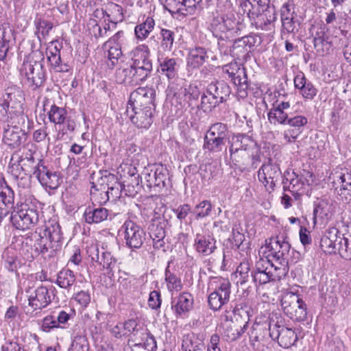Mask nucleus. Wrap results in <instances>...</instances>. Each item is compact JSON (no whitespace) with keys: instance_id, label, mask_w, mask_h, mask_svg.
Here are the masks:
<instances>
[{"instance_id":"29","label":"nucleus","mask_w":351,"mask_h":351,"mask_svg":"<svg viewBox=\"0 0 351 351\" xmlns=\"http://www.w3.org/2000/svg\"><path fill=\"white\" fill-rule=\"evenodd\" d=\"M44 160L38 159L35 160L32 154L25 156H21L19 158V165H21V171L25 176H27L29 179L32 176L37 177L38 170L41 168Z\"/></svg>"},{"instance_id":"38","label":"nucleus","mask_w":351,"mask_h":351,"mask_svg":"<svg viewBox=\"0 0 351 351\" xmlns=\"http://www.w3.org/2000/svg\"><path fill=\"white\" fill-rule=\"evenodd\" d=\"M90 199L93 204H97L99 206L106 204L110 200V196L106 193V186H99L95 182L92 183V186L90 191Z\"/></svg>"},{"instance_id":"39","label":"nucleus","mask_w":351,"mask_h":351,"mask_svg":"<svg viewBox=\"0 0 351 351\" xmlns=\"http://www.w3.org/2000/svg\"><path fill=\"white\" fill-rule=\"evenodd\" d=\"M337 181L341 184L339 195L344 197L346 202H351V173H341L337 176Z\"/></svg>"},{"instance_id":"10","label":"nucleus","mask_w":351,"mask_h":351,"mask_svg":"<svg viewBox=\"0 0 351 351\" xmlns=\"http://www.w3.org/2000/svg\"><path fill=\"white\" fill-rule=\"evenodd\" d=\"M126 245L131 249H139L143 245L146 234L144 230L132 220H126L122 226Z\"/></svg>"},{"instance_id":"1","label":"nucleus","mask_w":351,"mask_h":351,"mask_svg":"<svg viewBox=\"0 0 351 351\" xmlns=\"http://www.w3.org/2000/svg\"><path fill=\"white\" fill-rule=\"evenodd\" d=\"M29 237L34 242V251L42 256H55L62 245V232L59 223L53 219L38 225L29 233Z\"/></svg>"},{"instance_id":"15","label":"nucleus","mask_w":351,"mask_h":351,"mask_svg":"<svg viewBox=\"0 0 351 351\" xmlns=\"http://www.w3.org/2000/svg\"><path fill=\"white\" fill-rule=\"evenodd\" d=\"M15 45L14 31L8 23L0 26V61L6 62L13 55Z\"/></svg>"},{"instance_id":"37","label":"nucleus","mask_w":351,"mask_h":351,"mask_svg":"<svg viewBox=\"0 0 351 351\" xmlns=\"http://www.w3.org/2000/svg\"><path fill=\"white\" fill-rule=\"evenodd\" d=\"M313 41L314 47L319 56H324L329 53L331 48V41L329 40L324 31L322 30L317 32Z\"/></svg>"},{"instance_id":"34","label":"nucleus","mask_w":351,"mask_h":351,"mask_svg":"<svg viewBox=\"0 0 351 351\" xmlns=\"http://www.w3.org/2000/svg\"><path fill=\"white\" fill-rule=\"evenodd\" d=\"M208 59L206 49L202 47H195L190 49L188 57L187 64L193 69L199 68Z\"/></svg>"},{"instance_id":"27","label":"nucleus","mask_w":351,"mask_h":351,"mask_svg":"<svg viewBox=\"0 0 351 351\" xmlns=\"http://www.w3.org/2000/svg\"><path fill=\"white\" fill-rule=\"evenodd\" d=\"M25 140L26 134L19 127L8 126L4 130L3 142L12 149L19 147Z\"/></svg>"},{"instance_id":"36","label":"nucleus","mask_w":351,"mask_h":351,"mask_svg":"<svg viewBox=\"0 0 351 351\" xmlns=\"http://www.w3.org/2000/svg\"><path fill=\"white\" fill-rule=\"evenodd\" d=\"M47 56L51 69L55 72H67L69 71V66L62 62L60 49L56 46L53 49L47 51Z\"/></svg>"},{"instance_id":"32","label":"nucleus","mask_w":351,"mask_h":351,"mask_svg":"<svg viewBox=\"0 0 351 351\" xmlns=\"http://www.w3.org/2000/svg\"><path fill=\"white\" fill-rule=\"evenodd\" d=\"M294 86L300 90V93L306 99H313L317 94V89L309 82L304 74L301 73L294 77Z\"/></svg>"},{"instance_id":"20","label":"nucleus","mask_w":351,"mask_h":351,"mask_svg":"<svg viewBox=\"0 0 351 351\" xmlns=\"http://www.w3.org/2000/svg\"><path fill=\"white\" fill-rule=\"evenodd\" d=\"M52 302L49 289L41 285L37 287L28 298V304L34 310H42Z\"/></svg>"},{"instance_id":"13","label":"nucleus","mask_w":351,"mask_h":351,"mask_svg":"<svg viewBox=\"0 0 351 351\" xmlns=\"http://www.w3.org/2000/svg\"><path fill=\"white\" fill-rule=\"evenodd\" d=\"M21 71L36 88L41 86L46 80V71L42 61L24 62Z\"/></svg>"},{"instance_id":"22","label":"nucleus","mask_w":351,"mask_h":351,"mask_svg":"<svg viewBox=\"0 0 351 351\" xmlns=\"http://www.w3.org/2000/svg\"><path fill=\"white\" fill-rule=\"evenodd\" d=\"M36 178L43 186L49 189H56L60 184V173L49 168L45 162L38 170Z\"/></svg>"},{"instance_id":"59","label":"nucleus","mask_w":351,"mask_h":351,"mask_svg":"<svg viewBox=\"0 0 351 351\" xmlns=\"http://www.w3.org/2000/svg\"><path fill=\"white\" fill-rule=\"evenodd\" d=\"M339 242L338 253L341 257L346 260H351V236L346 237L343 234H341Z\"/></svg>"},{"instance_id":"24","label":"nucleus","mask_w":351,"mask_h":351,"mask_svg":"<svg viewBox=\"0 0 351 351\" xmlns=\"http://www.w3.org/2000/svg\"><path fill=\"white\" fill-rule=\"evenodd\" d=\"M341 234V232L336 228L328 230L320 240V247L323 252L327 254L338 252Z\"/></svg>"},{"instance_id":"26","label":"nucleus","mask_w":351,"mask_h":351,"mask_svg":"<svg viewBox=\"0 0 351 351\" xmlns=\"http://www.w3.org/2000/svg\"><path fill=\"white\" fill-rule=\"evenodd\" d=\"M136 71L131 64L118 68L115 73L116 82L126 86H135L141 83Z\"/></svg>"},{"instance_id":"5","label":"nucleus","mask_w":351,"mask_h":351,"mask_svg":"<svg viewBox=\"0 0 351 351\" xmlns=\"http://www.w3.org/2000/svg\"><path fill=\"white\" fill-rule=\"evenodd\" d=\"M281 315L278 313L269 314V336L273 340H277L280 346L289 348L298 341L295 332L291 328L284 326Z\"/></svg>"},{"instance_id":"14","label":"nucleus","mask_w":351,"mask_h":351,"mask_svg":"<svg viewBox=\"0 0 351 351\" xmlns=\"http://www.w3.org/2000/svg\"><path fill=\"white\" fill-rule=\"evenodd\" d=\"M281 175V171L278 165L271 162L269 159L267 163L263 164L258 171V178L259 181L262 182L267 191L271 193L276 186V183L278 181Z\"/></svg>"},{"instance_id":"8","label":"nucleus","mask_w":351,"mask_h":351,"mask_svg":"<svg viewBox=\"0 0 351 351\" xmlns=\"http://www.w3.org/2000/svg\"><path fill=\"white\" fill-rule=\"evenodd\" d=\"M223 71L228 75L232 82L237 86L239 95L242 98L246 97L249 82L245 67L237 62H231L224 66Z\"/></svg>"},{"instance_id":"16","label":"nucleus","mask_w":351,"mask_h":351,"mask_svg":"<svg viewBox=\"0 0 351 351\" xmlns=\"http://www.w3.org/2000/svg\"><path fill=\"white\" fill-rule=\"evenodd\" d=\"M335 213V206L329 199H318L314 202L313 221H318L321 224H326L331 219Z\"/></svg>"},{"instance_id":"45","label":"nucleus","mask_w":351,"mask_h":351,"mask_svg":"<svg viewBox=\"0 0 351 351\" xmlns=\"http://www.w3.org/2000/svg\"><path fill=\"white\" fill-rule=\"evenodd\" d=\"M245 240V236L240 232L238 228H233L232 231V237L228 240L231 245V248L239 251H245L248 248V243H244Z\"/></svg>"},{"instance_id":"64","label":"nucleus","mask_w":351,"mask_h":351,"mask_svg":"<svg viewBox=\"0 0 351 351\" xmlns=\"http://www.w3.org/2000/svg\"><path fill=\"white\" fill-rule=\"evenodd\" d=\"M156 175V191H160L166 186V181L169 180L168 171L162 165L155 168Z\"/></svg>"},{"instance_id":"11","label":"nucleus","mask_w":351,"mask_h":351,"mask_svg":"<svg viewBox=\"0 0 351 351\" xmlns=\"http://www.w3.org/2000/svg\"><path fill=\"white\" fill-rule=\"evenodd\" d=\"M155 109L152 107L141 108L128 106L126 113L138 128L148 129L153 123Z\"/></svg>"},{"instance_id":"28","label":"nucleus","mask_w":351,"mask_h":351,"mask_svg":"<svg viewBox=\"0 0 351 351\" xmlns=\"http://www.w3.org/2000/svg\"><path fill=\"white\" fill-rule=\"evenodd\" d=\"M194 247L195 251L202 256H208L217 249L216 240L211 235L197 234L195 239Z\"/></svg>"},{"instance_id":"61","label":"nucleus","mask_w":351,"mask_h":351,"mask_svg":"<svg viewBox=\"0 0 351 351\" xmlns=\"http://www.w3.org/2000/svg\"><path fill=\"white\" fill-rule=\"evenodd\" d=\"M282 29H281V37L283 39V36L285 34H295L298 31V26L299 23L295 19V16L291 18H285L281 19Z\"/></svg>"},{"instance_id":"60","label":"nucleus","mask_w":351,"mask_h":351,"mask_svg":"<svg viewBox=\"0 0 351 351\" xmlns=\"http://www.w3.org/2000/svg\"><path fill=\"white\" fill-rule=\"evenodd\" d=\"M268 119L271 123L276 122L281 125H286L289 116L280 108H273L267 114Z\"/></svg>"},{"instance_id":"62","label":"nucleus","mask_w":351,"mask_h":351,"mask_svg":"<svg viewBox=\"0 0 351 351\" xmlns=\"http://www.w3.org/2000/svg\"><path fill=\"white\" fill-rule=\"evenodd\" d=\"M14 191L8 186L0 191V205L14 210Z\"/></svg>"},{"instance_id":"54","label":"nucleus","mask_w":351,"mask_h":351,"mask_svg":"<svg viewBox=\"0 0 351 351\" xmlns=\"http://www.w3.org/2000/svg\"><path fill=\"white\" fill-rule=\"evenodd\" d=\"M130 58L132 61L131 64L135 62L139 63L141 61L150 58V51L147 45H140L132 49L130 53Z\"/></svg>"},{"instance_id":"18","label":"nucleus","mask_w":351,"mask_h":351,"mask_svg":"<svg viewBox=\"0 0 351 351\" xmlns=\"http://www.w3.org/2000/svg\"><path fill=\"white\" fill-rule=\"evenodd\" d=\"M87 252L93 262L97 263L103 269L109 271H112L116 265L117 260L112 256L111 253L104 251V249L100 252L97 245L90 246Z\"/></svg>"},{"instance_id":"9","label":"nucleus","mask_w":351,"mask_h":351,"mask_svg":"<svg viewBox=\"0 0 351 351\" xmlns=\"http://www.w3.org/2000/svg\"><path fill=\"white\" fill-rule=\"evenodd\" d=\"M229 152L232 162L239 168H245L250 165L256 168L261 161L260 149L252 151L247 149H229Z\"/></svg>"},{"instance_id":"41","label":"nucleus","mask_w":351,"mask_h":351,"mask_svg":"<svg viewBox=\"0 0 351 351\" xmlns=\"http://www.w3.org/2000/svg\"><path fill=\"white\" fill-rule=\"evenodd\" d=\"M269 335V324L255 323L249 333L250 341L253 343L264 341Z\"/></svg>"},{"instance_id":"52","label":"nucleus","mask_w":351,"mask_h":351,"mask_svg":"<svg viewBox=\"0 0 351 351\" xmlns=\"http://www.w3.org/2000/svg\"><path fill=\"white\" fill-rule=\"evenodd\" d=\"M226 141L219 139L210 134L206 133L204 136V148L212 152H219L225 146Z\"/></svg>"},{"instance_id":"49","label":"nucleus","mask_w":351,"mask_h":351,"mask_svg":"<svg viewBox=\"0 0 351 351\" xmlns=\"http://www.w3.org/2000/svg\"><path fill=\"white\" fill-rule=\"evenodd\" d=\"M47 114L50 122L58 125L62 124L69 117L64 108L57 106L56 104L51 105Z\"/></svg>"},{"instance_id":"57","label":"nucleus","mask_w":351,"mask_h":351,"mask_svg":"<svg viewBox=\"0 0 351 351\" xmlns=\"http://www.w3.org/2000/svg\"><path fill=\"white\" fill-rule=\"evenodd\" d=\"M212 209L211 202L208 200H204L195 206L191 214L195 216L196 219H202L210 215Z\"/></svg>"},{"instance_id":"63","label":"nucleus","mask_w":351,"mask_h":351,"mask_svg":"<svg viewBox=\"0 0 351 351\" xmlns=\"http://www.w3.org/2000/svg\"><path fill=\"white\" fill-rule=\"evenodd\" d=\"M121 183L117 176L108 173V171H105L104 173H102L101 176L98 180L99 185L106 186V189L116 186L117 184Z\"/></svg>"},{"instance_id":"50","label":"nucleus","mask_w":351,"mask_h":351,"mask_svg":"<svg viewBox=\"0 0 351 351\" xmlns=\"http://www.w3.org/2000/svg\"><path fill=\"white\" fill-rule=\"evenodd\" d=\"M59 129L57 133V138L60 140L66 139L69 134L74 132L76 128L75 121L69 116L62 124H59Z\"/></svg>"},{"instance_id":"21","label":"nucleus","mask_w":351,"mask_h":351,"mask_svg":"<svg viewBox=\"0 0 351 351\" xmlns=\"http://www.w3.org/2000/svg\"><path fill=\"white\" fill-rule=\"evenodd\" d=\"M148 233L152 239L153 247L155 250H162L165 251L166 232L165 230V222H161L159 219H152L148 227Z\"/></svg>"},{"instance_id":"19","label":"nucleus","mask_w":351,"mask_h":351,"mask_svg":"<svg viewBox=\"0 0 351 351\" xmlns=\"http://www.w3.org/2000/svg\"><path fill=\"white\" fill-rule=\"evenodd\" d=\"M124 330L128 332V343L143 340L147 336H152L146 326L135 319L126 321L123 326Z\"/></svg>"},{"instance_id":"35","label":"nucleus","mask_w":351,"mask_h":351,"mask_svg":"<svg viewBox=\"0 0 351 351\" xmlns=\"http://www.w3.org/2000/svg\"><path fill=\"white\" fill-rule=\"evenodd\" d=\"M176 29L161 28L159 34L160 47L164 51H171L174 48Z\"/></svg>"},{"instance_id":"48","label":"nucleus","mask_w":351,"mask_h":351,"mask_svg":"<svg viewBox=\"0 0 351 351\" xmlns=\"http://www.w3.org/2000/svg\"><path fill=\"white\" fill-rule=\"evenodd\" d=\"M170 264L171 261H169L165 271V281L167 282V289L170 291H179L182 289V284L180 278H178L176 274L170 271Z\"/></svg>"},{"instance_id":"31","label":"nucleus","mask_w":351,"mask_h":351,"mask_svg":"<svg viewBox=\"0 0 351 351\" xmlns=\"http://www.w3.org/2000/svg\"><path fill=\"white\" fill-rule=\"evenodd\" d=\"M109 216V210L102 206H88L83 215L86 223L88 224L99 223L106 221Z\"/></svg>"},{"instance_id":"56","label":"nucleus","mask_w":351,"mask_h":351,"mask_svg":"<svg viewBox=\"0 0 351 351\" xmlns=\"http://www.w3.org/2000/svg\"><path fill=\"white\" fill-rule=\"evenodd\" d=\"M250 51L242 38L235 40L230 49L231 55L239 60L244 59Z\"/></svg>"},{"instance_id":"51","label":"nucleus","mask_w":351,"mask_h":351,"mask_svg":"<svg viewBox=\"0 0 351 351\" xmlns=\"http://www.w3.org/2000/svg\"><path fill=\"white\" fill-rule=\"evenodd\" d=\"M204 343L193 334L184 337L182 343V351H203Z\"/></svg>"},{"instance_id":"6","label":"nucleus","mask_w":351,"mask_h":351,"mask_svg":"<svg viewBox=\"0 0 351 351\" xmlns=\"http://www.w3.org/2000/svg\"><path fill=\"white\" fill-rule=\"evenodd\" d=\"M284 313L295 322L304 321L307 315L306 306L300 296L293 293L285 295L281 300Z\"/></svg>"},{"instance_id":"40","label":"nucleus","mask_w":351,"mask_h":351,"mask_svg":"<svg viewBox=\"0 0 351 351\" xmlns=\"http://www.w3.org/2000/svg\"><path fill=\"white\" fill-rule=\"evenodd\" d=\"M274 262L270 260V269L273 277L276 280H280L282 278L285 277L289 272L288 258L282 260L281 258H274Z\"/></svg>"},{"instance_id":"46","label":"nucleus","mask_w":351,"mask_h":351,"mask_svg":"<svg viewBox=\"0 0 351 351\" xmlns=\"http://www.w3.org/2000/svg\"><path fill=\"white\" fill-rule=\"evenodd\" d=\"M75 276L73 271L63 269L57 275L56 283L61 288L68 289L75 282Z\"/></svg>"},{"instance_id":"7","label":"nucleus","mask_w":351,"mask_h":351,"mask_svg":"<svg viewBox=\"0 0 351 351\" xmlns=\"http://www.w3.org/2000/svg\"><path fill=\"white\" fill-rule=\"evenodd\" d=\"M24 97L22 90L16 86H10L5 90L3 102L0 104L5 112L10 117L23 112Z\"/></svg>"},{"instance_id":"53","label":"nucleus","mask_w":351,"mask_h":351,"mask_svg":"<svg viewBox=\"0 0 351 351\" xmlns=\"http://www.w3.org/2000/svg\"><path fill=\"white\" fill-rule=\"evenodd\" d=\"M206 133L210 134L211 135L225 141L227 140L229 141V138H230L228 125L221 122H217L212 124Z\"/></svg>"},{"instance_id":"25","label":"nucleus","mask_w":351,"mask_h":351,"mask_svg":"<svg viewBox=\"0 0 351 351\" xmlns=\"http://www.w3.org/2000/svg\"><path fill=\"white\" fill-rule=\"evenodd\" d=\"M229 149H247L248 151L260 149L252 135L243 133L232 134L228 141Z\"/></svg>"},{"instance_id":"58","label":"nucleus","mask_w":351,"mask_h":351,"mask_svg":"<svg viewBox=\"0 0 351 351\" xmlns=\"http://www.w3.org/2000/svg\"><path fill=\"white\" fill-rule=\"evenodd\" d=\"M288 191H290L295 199H298L301 195L305 193L302 184L300 182L299 175L294 172V177L289 179Z\"/></svg>"},{"instance_id":"33","label":"nucleus","mask_w":351,"mask_h":351,"mask_svg":"<svg viewBox=\"0 0 351 351\" xmlns=\"http://www.w3.org/2000/svg\"><path fill=\"white\" fill-rule=\"evenodd\" d=\"M193 298L187 292H183L178 298H171V308L176 314L182 315L189 312L193 306Z\"/></svg>"},{"instance_id":"42","label":"nucleus","mask_w":351,"mask_h":351,"mask_svg":"<svg viewBox=\"0 0 351 351\" xmlns=\"http://www.w3.org/2000/svg\"><path fill=\"white\" fill-rule=\"evenodd\" d=\"M210 26L213 36L218 38L221 42L230 38V34L223 22V19H221V17L214 18Z\"/></svg>"},{"instance_id":"55","label":"nucleus","mask_w":351,"mask_h":351,"mask_svg":"<svg viewBox=\"0 0 351 351\" xmlns=\"http://www.w3.org/2000/svg\"><path fill=\"white\" fill-rule=\"evenodd\" d=\"M165 8L172 14L186 16V10L184 0H165Z\"/></svg>"},{"instance_id":"23","label":"nucleus","mask_w":351,"mask_h":351,"mask_svg":"<svg viewBox=\"0 0 351 351\" xmlns=\"http://www.w3.org/2000/svg\"><path fill=\"white\" fill-rule=\"evenodd\" d=\"M266 246L274 258L282 260L287 258L291 249L290 243L282 237L271 238L269 242L266 243Z\"/></svg>"},{"instance_id":"30","label":"nucleus","mask_w":351,"mask_h":351,"mask_svg":"<svg viewBox=\"0 0 351 351\" xmlns=\"http://www.w3.org/2000/svg\"><path fill=\"white\" fill-rule=\"evenodd\" d=\"M160 72L166 76L168 80H174L178 77L180 70V63L178 58L166 57L158 60Z\"/></svg>"},{"instance_id":"4","label":"nucleus","mask_w":351,"mask_h":351,"mask_svg":"<svg viewBox=\"0 0 351 351\" xmlns=\"http://www.w3.org/2000/svg\"><path fill=\"white\" fill-rule=\"evenodd\" d=\"M231 89L224 81L210 83L201 97L200 107L204 112H211L230 97Z\"/></svg>"},{"instance_id":"2","label":"nucleus","mask_w":351,"mask_h":351,"mask_svg":"<svg viewBox=\"0 0 351 351\" xmlns=\"http://www.w3.org/2000/svg\"><path fill=\"white\" fill-rule=\"evenodd\" d=\"M42 217L38 202L29 197L16 204L11 212L10 220L16 229L25 231L38 225Z\"/></svg>"},{"instance_id":"3","label":"nucleus","mask_w":351,"mask_h":351,"mask_svg":"<svg viewBox=\"0 0 351 351\" xmlns=\"http://www.w3.org/2000/svg\"><path fill=\"white\" fill-rule=\"evenodd\" d=\"M241 7L257 29H267L277 19L276 8L270 0H245Z\"/></svg>"},{"instance_id":"43","label":"nucleus","mask_w":351,"mask_h":351,"mask_svg":"<svg viewBox=\"0 0 351 351\" xmlns=\"http://www.w3.org/2000/svg\"><path fill=\"white\" fill-rule=\"evenodd\" d=\"M2 259L5 269L9 271H16L21 266V262L19 260L16 252L12 249H6L3 254Z\"/></svg>"},{"instance_id":"47","label":"nucleus","mask_w":351,"mask_h":351,"mask_svg":"<svg viewBox=\"0 0 351 351\" xmlns=\"http://www.w3.org/2000/svg\"><path fill=\"white\" fill-rule=\"evenodd\" d=\"M231 284L227 279H219V285L213 292L217 293V298L222 303V306L228 303L230 300Z\"/></svg>"},{"instance_id":"17","label":"nucleus","mask_w":351,"mask_h":351,"mask_svg":"<svg viewBox=\"0 0 351 351\" xmlns=\"http://www.w3.org/2000/svg\"><path fill=\"white\" fill-rule=\"evenodd\" d=\"M248 327L246 318L232 317L224 323L223 337L227 341H233L241 337Z\"/></svg>"},{"instance_id":"44","label":"nucleus","mask_w":351,"mask_h":351,"mask_svg":"<svg viewBox=\"0 0 351 351\" xmlns=\"http://www.w3.org/2000/svg\"><path fill=\"white\" fill-rule=\"evenodd\" d=\"M155 21L152 17H147L145 21L137 25L135 27L134 32L137 39L144 40L148 37L149 34L154 29Z\"/></svg>"},{"instance_id":"12","label":"nucleus","mask_w":351,"mask_h":351,"mask_svg":"<svg viewBox=\"0 0 351 351\" xmlns=\"http://www.w3.org/2000/svg\"><path fill=\"white\" fill-rule=\"evenodd\" d=\"M156 90L151 87H139L130 95L128 106L141 108L152 107L155 105Z\"/></svg>"}]
</instances>
